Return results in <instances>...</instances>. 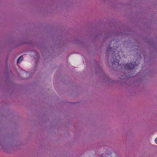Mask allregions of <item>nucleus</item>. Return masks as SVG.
Returning a JSON list of instances; mask_svg holds the SVG:
<instances>
[{"instance_id":"1","label":"nucleus","mask_w":157,"mask_h":157,"mask_svg":"<svg viewBox=\"0 0 157 157\" xmlns=\"http://www.w3.org/2000/svg\"><path fill=\"white\" fill-rule=\"evenodd\" d=\"M107 49V52L109 55L108 57V62L109 63L112 64V67L114 68H117L118 66L121 65H119V60L120 57L119 55V52L116 48L114 49L115 51L113 50V48L110 47V45H108Z\"/></svg>"},{"instance_id":"4","label":"nucleus","mask_w":157,"mask_h":157,"mask_svg":"<svg viewBox=\"0 0 157 157\" xmlns=\"http://www.w3.org/2000/svg\"><path fill=\"white\" fill-rule=\"evenodd\" d=\"M155 141L156 143L157 144V137L155 139Z\"/></svg>"},{"instance_id":"3","label":"nucleus","mask_w":157,"mask_h":157,"mask_svg":"<svg viewBox=\"0 0 157 157\" xmlns=\"http://www.w3.org/2000/svg\"><path fill=\"white\" fill-rule=\"evenodd\" d=\"M23 59V57L22 56H20L18 59L17 62V63H21Z\"/></svg>"},{"instance_id":"5","label":"nucleus","mask_w":157,"mask_h":157,"mask_svg":"<svg viewBox=\"0 0 157 157\" xmlns=\"http://www.w3.org/2000/svg\"><path fill=\"white\" fill-rule=\"evenodd\" d=\"M100 70H101V68H99Z\"/></svg>"},{"instance_id":"2","label":"nucleus","mask_w":157,"mask_h":157,"mask_svg":"<svg viewBox=\"0 0 157 157\" xmlns=\"http://www.w3.org/2000/svg\"><path fill=\"white\" fill-rule=\"evenodd\" d=\"M135 66V65L134 64H132V63H128L126 64L125 66V69L129 70H132Z\"/></svg>"}]
</instances>
